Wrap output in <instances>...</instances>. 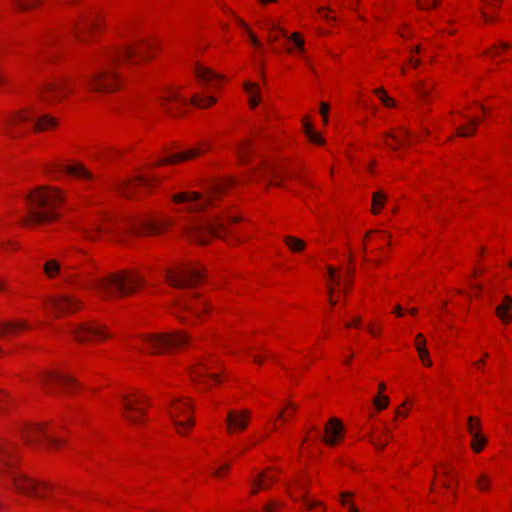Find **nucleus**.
<instances>
[{
    "instance_id": "obj_1",
    "label": "nucleus",
    "mask_w": 512,
    "mask_h": 512,
    "mask_svg": "<svg viewBox=\"0 0 512 512\" xmlns=\"http://www.w3.org/2000/svg\"><path fill=\"white\" fill-rule=\"evenodd\" d=\"M173 220L166 216H138L128 219L125 225L120 227L118 221L111 217H106L101 223H92L89 227L77 228L87 240H95L94 232H115L117 236L125 233L134 235H155L161 233L168 226L172 225Z\"/></svg>"
},
{
    "instance_id": "obj_2",
    "label": "nucleus",
    "mask_w": 512,
    "mask_h": 512,
    "mask_svg": "<svg viewBox=\"0 0 512 512\" xmlns=\"http://www.w3.org/2000/svg\"><path fill=\"white\" fill-rule=\"evenodd\" d=\"M63 201L61 193L50 187H39L27 197V215L25 225L46 224L59 217L57 207Z\"/></svg>"
},
{
    "instance_id": "obj_3",
    "label": "nucleus",
    "mask_w": 512,
    "mask_h": 512,
    "mask_svg": "<svg viewBox=\"0 0 512 512\" xmlns=\"http://www.w3.org/2000/svg\"><path fill=\"white\" fill-rule=\"evenodd\" d=\"M142 284H144V279L139 274L121 271L91 281L90 287L104 298H112L130 295Z\"/></svg>"
},
{
    "instance_id": "obj_4",
    "label": "nucleus",
    "mask_w": 512,
    "mask_h": 512,
    "mask_svg": "<svg viewBox=\"0 0 512 512\" xmlns=\"http://www.w3.org/2000/svg\"><path fill=\"white\" fill-rule=\"evenodd\" d=\"M234 182L232 178L212 181L205 186V195L198 192H181L173 196V201L176 203L189 202V211L201 212L208 206H211L213 200L223 193L228 186L234 184Z\"/></svg>"
},
{
    "instance_id": "obj_5",
    "label": "nucleus",
    "mask_w": 512,
    "mask_h": 512,
    "mask_svg": "<svg viewBox=\"0 0 512 512\" xmlns=\"http://www.w3.org/2000/svg\"><path fill=\"white\" fill-rule=\"evenodd\" d=\"M224 231L225 224L218 217L196 218L185 227V235L199 244H206L212 237H220Z\"/></svg>"
},
{
    "instance_id": "obj_6",
    "label": "nucleus",
    "mask_w": 512,
    "mask_h": 512,
    "mask_svg": "<svg viewBox=\"0 0 512 512\" xmlns=\"http://www.w3.org/2000/svg\"><path fill=\"white\" fill-rule=\"evenodd\" d=\"M189 337L184 331H175L163 334H148L141 337L151 353H162L182 348L188 343Z\"/></svg>"
},
{
    "instance_id": "obj_7",
    "label": "nucleus",
    "mask_w": 512,
    "mask_h": 512,
    "mask_svg": "<svg viewBox=\"0 0 512 512\" xmlns=\"http://www.w3.org/2000/svg\"><path fill=\"white\" fill-rule=\"evenodd\" d=\"M87 84L91 91L108 93L116 90L119 82L117 74L109 64H100L96 71L87 77Z\"/></svg>"
},
{
    "instance_id": "obj_8",
    "label": "nucleus",
    "mask_w": 512,
    "mask_h": 512,
    "mask_svg": "<svg viewBox=\"0 0 512 512\" xmlns=\"http://www.w3.org/2000/svg\"><path fill=\"white\" fill-rule=\"evenodd\" d=\"M204 272L200 267L182 265L177 271L167 270L166 281L173 287H190L203 279Z\"/></svg>"
},
{
    "instance_id": "obj_9",
    "label": "nucleus",
    "mask_w": 512,
    "mask_h": 512,
    "mask_svg": "<svg viewBox=\"0 0 512 512\" xmlns=\"http://www.w3.org/2000/svg\"><path fill=\"white\" fill-rule=\"evenodd\" d=\"M26 121L33 122V130L35 132L50 130L57 127L58 125V120L54 116L50 114L36 116L30 110H23L16 113L12 118L7 120V124L12 126Z\"/></svg>"
},
{
    "instance_id": "obj_10",
    "label": "nucleus",
    "mask_w": 512,
    "mask_h": 512,
    "mask_svg": "<svg viewBox=\"0 0 512 512\" xmlns=\"http://www.w3.org/2000/svg\"><path fill=\"white\" fill-rule=\"evenodd\" d=\"M10 476L18 492L36 498L47 497L50 488L46 483H36L34 480L13 471L10 472Z\"/></svg>"
},
{
    "instance_id": "obj_11",
    "label": "nucleus",
    "mask_w": 512,
    "mask_h": 512,
    "mask_svg": "<svg viewBox=\"0 0 512 512\" xmlns=\"http://www.w3.org/2000/svg\"><path fill=\"white\" fill-rule=\"evenodd\" d=\"M154 43L148 40H138L133 46H128L122 51L113 55L112 63H121L124 61L137 62L148 58V52L154 47Z\"/></svg>"
},
{
    "instance_id": "obj_12",
    "label": "nucleus",
    "mask_w": 512,
    "mask_h": 512,
    "mask_svg": "<svg viewBox=\"0 0 512 512\" xmlns=\"http://www.w3.org/2000/svg\"><path fill=\"white\" fill-rule=\"evenodd\" d=\"M146 401V397L142 394H128L123 396L122 403L125 412V418L132 424L138 425L142 422V418L146 410L140 407L142 402Z\"/></svg>"
},
{
    "instance_id": "obj_13",
    "label": "nucleus",
    "mask_w": 512,
    "mask_h": 512,
    "mask_svg": "<svg viewBox=\"0 0 512 512\" xmlns=\"http://www.w3.org/2000/svg\"><path fill=\"white\" fill-rule=\"evenodd\" d=\"M46 172L52 179H56L59 175L63 173L84 180L93 179V174L88 169H86L84 165L80 163L74 165L53 164L47 167Z\"/></svg>"
},
{
    "instance_id": "obj_14",
    "label": "nucleus",
    "mask_w": 512,
    "mask_h": 512,
    "mask_svg": "<svg viewBox=\"0 0 512 512\" xmlns=\"http://www.w3.org/2000/svg\"><path fill=\"white\" fill-rule=\"evenodd\" d=\"M70 92V86L68 80L58 79L52 82L46 83L41 89L40 94L46 101H60L64 99Z\"/></svg>"
},
{
    "instance_id": "obj_15",
    "label": "nucleus",
    "mask_w": 512,
    "mask_h": 512,
    "mask_svg": "<svg viewBox=\"0 0 512 512\" xmlns=\"http://www.w3.org/2000/svg\"><path fill=\"white\" fill-rule=\"evenodd\" d=\"M71 334L79 342L90 341L94 338H107L110 335L106 332L103 326L84 323L71 328Z\"/></svg>"
},
{
    "instance_id": "obj_16",
    "label": "nucleus",
    "mask_w": 512,
    "mask_h": 512,
    "mask_svg": "<svg viewBox=\"0 0 512 512\" xmlns=\"http://www.w3.org/2000/svg\"><path fill=\"white\" fill-rule=\"evenodd\" d=\"M27 443H33L44 439L50 447H58L60 440L50 435L42 425L27 426L22 431Z\"/></svg>"
},
{
    "instance_id": "obj_17",
    "label": "nucleus",
    "mask_w": 512,
    "mask_h": 512,
    "mask_svg": "<svg viewBox=\"0 0 512 512\" xmlns=\"http://www.w3.org/2000/svg\"><path fill=\"white\" fill-rule=\"evenodd\" d=\"M48 307L57 315L72 313L80 307V301L69 295H59L51 298Z\"/></svg>"
},
{
    "instance_id": "obj_18",
    "label": "nucleus",
    "mask_w": 512,
    "mask_h": 512,
    "mask_svg": "<svg viewBox=\"0 0 512 512\" xmlns=\"http://www.w3.org/2000/svg\"><path fill=\"white\" fill-rule=\"evenodd\" d=\"M250 420L249 410H230L226 416L227 432L232 434L242 432L248 427Z\"/></svg>"
},
{
    "instance_id": "obj_19",
    "label": "nucleus",
    "mask_w": 512,
    "mask_h": 512,
    "mask_svg": "<svg viewBox=\"0 0 512 512\" xmlns=\"http://www.w3.org/2000/svg\"><path fill=\"white\" fill-rule=\"evenodd\" d=\"M190 410V405L187 402H184L182 399H174L171 401L170 416L179 433H182V429L191 427L194 424V420L191 417H189L186 421H180L177 419L180 414L185 415Z\"/></svg>"
},
{
    "instance_id": "obj_20",
    "label": "nucleus",
    "mask_w": 512,
    "mask_h": 512,
    "mask_svg": "<svg viewBox=\"0 0 512 512\" xmlns=\"http://www.w3.org/2000/svg\"><path fill=\"white\" fill-rule=\"evenodd\" d=\"M156 181H157V179L154 177H151V178L137 177L133 180L122 182L119 185L118 190L124 197L133 198L137 194V192L140 188H149Z\"/></svg>"
},
{
    "instance_id": "obj_21",
    "label": "nucleus",
    "mask_w": 512,
    "mask_h": 512,
    "mask_svg": "<svg viewBox=\"0 0 512 512\" xmlns=\"http://www.w3.org/2000/svg\"><path fill=\"white\" fill-rule=\"evenodd\" d=\"M39 381L46 389L54 384H59L67 388L74 385V380L69 375L52 371L42 373L39 376Z\"/></svg>"
},
{
    "instance_id": "obj_22",
    "label": "nucleus",
    "mask_w": 512,
    "mask_h": 512,
    "mask_svg": "<svg viewBox=\"0 0 512 512\" xmlns=\"http://www.w3.org/2000/svg\"><path fill=\"white\" fill-rule=\"evenodd\" d=\"M203 152H204V149H202L201 147H195V148L189 149L185 152L176 153V154L167 156V157L159 160L156 163V165L161 166V165H165V164H174L177 162L190 160V159H193V158L201 155Z\"/></svg>"
},
{
    "instance_id": "obj_23",
    "label": "nucleus",
    "mask_w": 512,
    "mask_h": 512,
    "mask_svg": "<svg viewBox=\"0 0 512 512\" xmlns=\"http://www.w3.org/2000/svg\"><path fill=\"white\" fill-rule=\"evenodd\" d=\"M343 430L342 423L337 418H331L325 427V438L324 441L328 445H335L338 438L341 437Z\"/></svg>"
},
{
    "instance_id": "obj_24",
    "label": "nucleus",
    "mask_w": 512,
    "mask_h": 512,
    "mask_svg": "<svg viewBox=\"0 0 512 512\" xmlns=\"http://www.w3.org/2000/svg\"><path fill=\"white\" fill-rule=\"evenodd\" d=\"M216 360L214 359H202L200 361H198L195 366L192 368L191 370V374H192V377L194 378V380H196L197 378H201L202 376H209L211 379H216L217 378V374L215 373H209L208 374V371L212 368V366L214 364H216Z\"/></svg>"
},
{
    "instance_id": "obj_25",
    "label": "nucleus",
    "mask_w": 512,
    "mask_h": 512,
    "mask_svg": "<svg viewBox=\"0 0 512 512\" xmlns=\"http://www.w3.org/2000/svg\"><path fill=\"white\" fill-rule=\"evenodd\" d=\"M199 295L197 293H191L189 296L179 301L178 305L181 309L191 311L193 314L198 315L201 311L206 309V302L203 300L200 303L201 307L196 306L192 300H197Z\"/></svg>"
},
{
    "instance_id": "obj_26",
    "label": "nucleus",
    "mask_w": 512,
    "mask_h": 512,
    "mask_svg": "<svg viewBox=\"0 0 512 512\" xmlns=\"http://www.w3.org/2000/svg\"><path fill=\"white\" fill-rule=\"evenodd\" d=\"M14 453L13 446L3 440H0V471L6 468H12V457Z\"/></svg>"
},
{
    "instance_id": "obj_27",
    "label": "nucleus",
    "mask_w": 512,
    "mask_h": 512,
    "mask_svg": "<svg viewBox=\"0 0 512 512\" xmlns=\"http://www.w3.org/2000/svg\"><path fill=\"white\" fill-rule=\"evenodd\" d=\"M158 100L160 101V105L165 108L167 113H170V110L166 107L169 102H179L183 105L188 103L187 100L181 97L179 93L172 91L169 88H166L163 91V94L158 96Z\"/></svg>"
},
{
    "instance_id": "obj_28",
    "label": "nucleus",
    "mask_w": 512,
    "mask_h": 512,
    "mask_svg": "<svg viewBox=\"0 0 512 512\" xmlns=\"http://www.w3.org/2000/svg\"><path fill=\"white\" fill-rule=\"evenodd\" d=\"M194 73H195V77L203 85H207L214 80H219L222 78L216 72H214L208 68H205L201 65H196Z\"/></svg>"
},
{
    "instance_id": "obj_29",
    "label": "nucleus",
    "mask_w": 512,
    "mask_h": 512,
    "mask_svg": "<svg viewBox=\"0 0 512 512\" xmlns=\"http://www.w3.org/2000/svg\"><path fill=\"white\" fill-rule=\"evenodd\" d=\"M26 328L28 324L22 320L0 322V335L15 334Z\"/></svg>"
},
{
    "instance_id": "obj_30",
    "label": "nucleus",
    "mask_w": 512,
    "mask_h": 512,
    "mask_svg": "<svg viewBox=\"0 0 512 512\" xmlns=\"http://www.w3.org/2000/svg\"><path fill=\"white\" fill-rule=\"evenodd\" d=\"M101 27V20L99 16L95 13H90L82 17L80 24L77 28L82 30H92Z\"/></svg>"
},
{
    "instance_id": "obj_31",
    "label": "nucleus",
    "mask_w": 512,
    "mask_h": 512,
    "mask_svg": "<svg viewBox=\"0 0 512 512\" xmlns=\"http://www.w3.org/2000/svg\"><path fill=\"white\" fill-rule=\"evenodd\" d=\"M512 308V297L505 296L504 302L501 305H498L496 308V314L501 319V321L505 324L510 323L511 316L508 315V312Z\"/></svg>"
},
{
    "instance_id": "obj_32",
    "label": "nucleus",
    "mask_w": 512,
    "mask_h": 512,
    "mask_svg": "<svg viewBox=\"0 0 512 512\" xmlns=\"http://www.w3.org/2000/svg\"><path fill=\"white\" fill-rule=\"evenodd\" d=\"M300 34H284L283 37V45L288 51H292L294 48H298L299 50H303L304 41L299 37Z\"/></svg>"
},
{
    "instance_id": "obj_33",
    "label": "nucleus",
    "mask_w": 512,
    "mask_h": 512,
    "mask_svg": "<svg viewBox=\"0 0 512 512\" xmlns=\"http://www.w3.org/2000/svg\"><path fill=\"white\" fill-rule=\"evenodd\" d=\"M245 90L249 94V103L252 108L256 107L260 102L259 89L254 83H246Z\"/></svg>"
},
{
    "instance_id": "obj_34",
    "label": "nucleus",
    "mask_w": 512,
    "mask_h": 512,
    "mask_svg": "<svg viewBox=\"0 0 512 512\" xmlns=\"http://www.w3.org/2000/svg\"><path fill=\"white\" fill-rule=\"evenodd\" d=\"M387 196L383 191H377L373 194L372 199V212L373 214H378L380 210L384 207Z\"/></svg>"
},
{
    "instance_id": "obj_35",
    "label": "nucleus",
    "mask_w": 512,
    "mask_h": 512,
    "mask_svg": "<svg viewBox=\"0 0 512 512\" xmlns=\"http://www.w3.org/2000/svg\"><path fill=\"white\" fill-rule=\"evenodd\" d=\"M284 241L292 252H300L306 247L305 241L297 237L286 236Z\"/></svg>"
},
{
    "instance_id": "obj_36",
    "label": "nucleus",
    "mask_w": 512,
    "mask_h": 512,
    "mask_svg": "<svg viewBox=\"0 0 512 512\" xmlns=\"http://www.w3.org/2000/svg\"><path fill=\"white\" fill-rule=\"evenodd\" d=\"M479 119H470L469 123L465 126H460L457 129V135L461 137H468L476 132V127L479 124Z\"/></svg>"
},
{
    "instance_id": "obj_37",
    "label": "nucleus",
    "mask_w": 512,
    "mask_h": 512,
    "mask_svg": "<svg viewBox=\"0 0 512 512\" xmlns=\"http://www.w3.org/2000/svg\"><path fill=\"white\" fill-rule=\"evenodd\" d=\"M262 177L269 178L270 182L276 186H280V175L277 169L273 166H266L262 173Z\"/></svg>"
},
{
    "instance_id": "obj_38",
    "label": "nucleus",
    "mask_w": 512,
    "mask_h": 512,
    "mask_svg": "<svg viewBox=\"0 0 512 512\" xmlns=\"http://www.w3.org/2000/svg\"><path fill=\"white\" fill-rule=\"evenodd\" d=\"M191 103L197 107L204 108L216 103V99L212 96L204 97L196 94L191 98Z\"/></svg>"
},
{
    "instance_id": "obj_39",
    "label": "nucleus",
    "mask_w": 512,
    "mask_h": 512,
    "mask_svg": "<svg viewBox=\"0 0 512 512\" xmlns=\"http://www.w3.org/2000/svg\"><path fill=\"white\" fill-rule=\"evenodd\" d=\"M471 437H472V442H471L472 449L476 453H479L484 448L487 440L484 437V435L481 434L480 432H473V435H471Z\"/></svg>"
},
{
    "instance_id": "obj_40",
    "label": "nucleus",
    "mask_w": 512,
    "mask_h": 512,
    "mask_svg": "<svg viewBox=\"0 0 512 512\" xmlns=\"http://www.w3.org/2000/svg\"><path fill=\"white\" fill-rule=\"evenodd\" d=\"M253 145L250 141H244L237 147V154L239 160L244 162L245 159L252 153Z\"/></svg>"
},
{
    "instance_id": "obj_41",
    "label": "nucleus",
    "mask_w": 512,
    "mask_h": 512,
    "mask_svg": "<svg viewBox=\"0 0 512 512\" xmlns=\"http://www.w3.org/2000/svg\"><path fill=\"white\" fill-rule=\"evenodd\" d=\"M501 0H483L482 18L486 23L492 22L493 17L488 14L487 8L496 9L499 7Z\"/></svg>"
},
{
    "instance_id": "obj_42",
    "label": "nucleus",
    "mask_w": 512,
    "mask_h": 512,
    "mask_svg": "<svg viewBox=\"0 0 512 512\" xmlns=\"http://www.w3.org/2000/svg\"><path fill=\"white\" fill-rule=\"evenodd\" d=\"M305 134L308 137V139L316 144H324L325 140L313 130L312 125L309 122H306L304 124Z\"/></svg>"
},
{
    "instance_id": "obj_43",
    "label": "nucleus",
    "mask_w": 512,
    "mask_h": 512,
    "mask_svg": "<svg viewBox=\"0 0 512 512\" xmlns=\"http://www.w3.org/2000/svg\"><path fill=\"white\" fill-rule=\"evenodd\" d=\"M301 500L303 501L306 508L312 512H323L324 506L323 503L316 500H311L307 498L305 495L301 497Z\"/></svg>"
},
{
    "instance_id": "obj_44",
    "label": "nucleus",
    "mask_w": 512,
    "mask_h": 512,
    "mask_svg": "<svg viewBox=\"0 0 512 512\" xmlns=\"http://www.w3.org/2000/svg\"><path fill=\"white\" fill-rule=\"evenodd\" d=\"M415 347L420 358H427L426 339L423 334L419 333L415 339Z\"/></svg>"
},
{
    "instance_id": "obj_45",
    "label": "nucleus",
    "mask_w": 512,
    "mask_h": 512,
    "mask_svg": "<svg viewBox=\"0 0 512 512\" xmlns=\"http://www.w3.org/2000/svg\"><path fill=\"white\" fill-rule=\"evenodd\" d=\"M44 271L48 277L52 278L60 272V265L55 260H49L44 265Z\"/></svg>"
},
{
    "instance_id": "obj_46",
    "label": "nucleus",
    "mask_w": 512,
    "mask_h": 512,
    "mask_svg": "<svg viewBox=\"0 0 512 512\" xmlns=\"http://www.w3.org/2000/svg\"><path fill=\"white\" fill-rule=\"evenodd\" d=\"M440 0H416V5L421 10H431L439 5Z\"/></svg>"
},
{
    "instance_id": "obj_47",
    "label": "nucleus",
    "mask_w": 512,
    "mask_h": 512,
    "mask_svg": "<svg viewBox=\"0 0 512 512\" xmlns=\"http://www.w3.org/2000/svg\"><path fill=\"white\" fill-rule=\"evenodd\" d=\"M389 402V398L385 395H378L373 400V403L378 410H383L388 407Z\"/></svg>"
},
{
    "instance_id": "obj_48",
    "label": "nucleus",
    "mask_w": 512,
    "mask_h": 512,
    "mask_svg": "<svg viewBox=\"0 0 512 512\" xmlns=\"http://www.w3.org/2000/svg\"><path fill=\"white\" fill-rule=\"evenodd\" d=\"M15 5L20 10H28L38 3V0H14Z\"/></svg>"
},
{
    "instance_id": "obj_49",
    "label": "nucleus",
    "mask_w": 512,
    "mask_h": 512,
    "mask_svg": "<svg viewBox=\"0 0 512 512\" xmlns=\"http://www.w3.org/2000/svg\"><path fill=\"white\" fill-rule=\"evenodd\" d=\"M286 409L290 410L291 412L286 413L284 410H281L278 414V418L283 419L284 421H288V419L292 416V414L296 411L297 405L293 402H288Z\"/></svg>"
},
{
    "instance_id": "obj_50",
    "label": "nucleus",
    "mask_w": 512,
    "mask_h": 512,
    "mask_svg": "<svg viewBox=\"0 0 512 512\" xmlns=\"http://www.w3.org/2000/svg\"><path fill=\"white\" fill-rule=\"evenodd\" d=\"M477 486L480 490L486 491L491 486V480L486 474H481L477 479Z\"/></svg>"
},
{
    "instance_id": "obj_51",
    "label": "nucleus",
    "mask_w": 512,
    "mask_h": 512,
    "mask_svg": "<svg viewBox=\"0 0 512 512\" xmlns=\"http://www.w3.org/2000/svg\"><path fill=\"white\" fill-rule=\"evenodd\" d=\"M247 41L250 44H252L255 47V49H257L258 51H260V52L263 51L264 42L262 40H260L259 38H257L256 34H254V33L248 34Z\"/></svg>"
},
{
    "instance_id": "obj_52",
    "label": "nucleus",
    "mask_w": 512,
    "mask_h": 512,
    "mask_svg": "<svg viewBox=\"0 0 512 512\" xmlns=\"http://www.w3.org/2000/svg\"><path fill=\"white\" fill-rule=\"evenodd\" d=\"M386 136L392 138L393 140H395L400 145H403L405 143V138L409 137L410 133L407 130H405L404 128H401V134L400 135H395L393 133H387Z\"/></svg>"
},
{
    "instance_id": "obj_53",
    "label": "nucleus",
    "mask_w": 512,
    "mask_h": 512,
    "mask_svg": "<svg viewBox=\"0 0 512 512\" xmlns=\"http://www.w3.org/2000/svg\"><path fill=\"white\" fill-rule=\"evenodd\" d=\"M467 426L470 435H473V432H479V429L481 428L479 420L472 416L468 418Z\"/></svg>"
},
{
    "instance_id": "obj_54",
    "label": "nucleus",
    "mask_w": 512,
    "mask_h": 512,
    "mask_svg": "<svg viewBox=\"0 0 512 512\" xmlns=\"http://www.w3.org/2000/svg\"><path fill=\"white\" fill-rule=\"evenodd\" d=\"M260 489H265V486L263 485V476H257V478L252 481L251 493L257 494Z\"/></svg>"
},
{
    "instance_id": "obj_55",
    "label": "nucleus",
    "mask_w": 512,
    "mask_h": 512,
    "mask_svg": "<svg viewBox=\"0 0 512 512\" xmlns=\"http://www.w3.org/2000/svg\"><path fill=\"white\" fill-rule=\"evenodd\" d=\"M260 28H264V26H261ZM265 28L270 30V31L276 30V31L281 32V33L286 32L285 28L278 27L277 22L272 21V20L265 23Z\"/></svg>"
},
{
    "instance_id": "obj_56",
    "label": "nucleus",
    "mask_w": 512,
    "mask_h": 512,
    "mask_svg": "<svg viewBox=\"0 0 512 512\" xmlns=\"http://www.w3.org/2000/svg\"><path fill=\"white\" fill-rule=\"evenodd\" d=\"M380 92H381V101L385 106H387V107L395 106V101L386 94L385 90H380Z\"/></svg>"
},
{
    "instance_id": "obj_57",
    "label": "nucleus",
    "mask_w": 512,
    "mask_h": 512,
    "mask_svg": "<svg viewBox=\"0 0 512 512\" xmlns=\"http://www.w3.org/2000/svg\"><path fill=\"white\" fill-rule=\"evenodd\" d=\"M258 476H263V485L265 486V489L270 487L276 481L275 477L268 476L265 473H260Z\"/></svg>"
},
{
    "instance_id": "obj_58",
    "label": "nucleus",
    "mask_w": 512,
    "mask_h": 512,
    "mask_svg": "<svg viewBox=\"0 0 512 512\" xmlns=\"http://www.w3.org/2000/svg\"><path fill=\"white\" fill-rule=\"evenodd\" d=\"M320 113L323 117V121L325 123H327L328 122V113H329V105L327 103L322 102L320 104Z\"/></svg>"
},
{
    "instance_id": "obj_59",
    "label": "nucleus",
    "mask_w": 512,
    "mask_h": 512,
    "mask_svg": "<svg viewBox=\"0 0 512 512\" xmlns=\"http://www.w3.org/2000/svg\"><path fill=\"white\" fill-rule=\"evenodd\" d=\"M330 12H331V9H330V8H327V7H320V8L318 9V13H319L322 17H324V18H325V19H327V20H333V21H334V20H335V18H334V17H330V16H329V13H330Z\"/></svg>"
},
{
    "instance_id": "obj_60",
    "label": "nucleus",
    "mask_w": 512,
    "mask_h": 512,
    "mask_svg": "<svg viewBox=\"0 0 512 512\" xmlns=\"http://www.w3.org/2000/svg\"><path fill=\"white\" fill-rule=\"evenodd\" d=\"M328 273L333 281L339 282V277L336 275V271L333 267H328Z\"/></svg>"
},
{
    "instance_id": "obj_61",
    "label": "nucleus",
    "mask_w": 512,
    "mask_h": 512,
    "mask_svg": "<svg viewBox=\"0 0 512 512\" xmlns=\"http://www.w3.org/2000/svg\"><path fill=\"white\" fill-rule=\"evenodd\" d=\"M277 505L278 504L276 502H270L264 507V509L266 512H275V507Z\"/></svg>"
},
{
    "instance_id": "obj_62",
    "label": "nucleus",
    "mask_w": 512,
    "mask_h": 512,
    "mask_svg": "<svg viewBox=\"0 0 512 512\" xmlns=\"http://www.w3.org/2000/svg\"><path fill=\"white\" fill-rule=\"evenodd\" d=\"M361 0H353V2L348 6L354 12L358 13V8Z\"/></svg>"
},
{
    "instance_id": "obj_63",
    "label": "nucleus",
    "mask_w": 512,
    "mask_h": 512,
    "mask_svg": "<svg viewBox=\"0 0 512 512\" xmlns=\"http://www.w3.org/2000/svg\"><path fill=\"white\" fill-rule=\"evenodd\" d=\"M361 322V318L359 316H356L352 322L350 323H346V327H352V326H357L359 325Z\"/></svg>"
},
{
    "instance_id": "obj_64",
    "label": "nucleus",
    "mask_w": 512,
    "mask_h": 512,
    "mask_svg": "<svg viewBox=\"0 0 512 512\" xmlns=\"http://www.w3.org/2000/svg\"><path fill=\"white\" fill-rule=\"evenodd\" d=\"M228 470H229V465H228V464H225V465L221 466L218 470H216V471L214 472V475H215V476H217V477H219V476L221 475V472H222V471H228Z\"/></svg>"
}]
</instances>
